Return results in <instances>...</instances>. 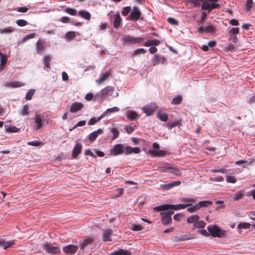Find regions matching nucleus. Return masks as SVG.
I'll list each match as a JSON object with an SVG mask.
<instances>
[{"label": "nucleus", "mask_w": 255, "mask_h": 255, "mask_svg": "<svg viewBox=\"0 0 255 255\" xmlns=\"http://www.w3.org/2000/svg\"><path fill=\"white\" fill-rule=\"evenodd\" d=\"M192 204L191 203L187 204H181L178 205H172V204H163L159 206L155 207L154 208V210L156 212L169 210L170 209L174 210H179L180 209H184L187 207L192 206Z\"/></svg>", "instance_id": "1"}, {"label": "nucleus", "mask_w": 255, "mask_h": 255, "mask_svg": "<svg viewBox=\"0 0 255 255\" xmlns=\"http://www.w3.org/2000/svg\"><path fill=\"white\" fill-rule=\"evenodd\" d=\"M124 43L128 44H135L141 43L144 38L142 37H135L129 35H125L123 38Z\"/></svg>", "instance_id": "2"}, {"label": "nucleus", "mask_w": 255, "mask_h": 255, "mask_svg": "<svg viewBox=\"0 0 255 255\" xmlns=\"http://www.w3.org/2000/svg\"><path fill=\"white\" fill-rule=\"evenodd\" d=\"M173 213L174 212L171 210L160 213V215L162 216L161 221L163 225H166L171 222V215L173 214Z\"/></svg>", "instance_id": "3"}, {"label": "nucleus", "mask_w": 255, "mask_h": 255, "mask_svg": "<svg viewBox=\"0 0 255 255\" xmlns=\"http://www.w3.org/2000/svg\"><path fill=\"white\" fill-rule=\"evenodd\" d=\"M43 249L45 251L51 254H59L60 249L58 247H54L51 244L46 243L43 245Z\"/></svg>", "instance_id": "4"}, {"label": "nucleus", "mask_w": 255, "mask_h": 255, "mask_svg": "<svg viewBox=\"0 0 255 255\" xmlns=\"http://www.w3.org/2000/svg\"><path fill=\"white\" fill-rule=\"evenodd\" d=\"M124 152V145L122 144H117L110 150L109 155L116 156Z\"/></svg>", "instance_id": "5"}, {"label": "nucleus", "mask_w": 255, "mask_h": 255, "mask_svg": "<svg viewBox=\"0 0 255 255\" xmlns=\"http://www.w3.org/2000/svg\"><path fill=\"white\" fill-rule=\"evenodd\" d=\"M157 106L155 103H150L142 108L143 112L147 116L151 115L157 109Z\"/></svg>", "instance_id": "6"}, {"label": "nucleus", "mask_w": 255, "mask_h": 255, "mask_svg": "<svg viewBox=\"0 0 255 255\" xmlns=\"http://www.w3.org/2000/svg\"><path fill=\"white\" fill-rule=\"evenodd\" d=\"M215 28L212 25H209L206 26H201L197 28L198 32L200 34L203 33H213Z\"/></svg>", "instance_id": "7"}, {"label": "nucleus", "mask_w": 255, "mask_h": 255, "mask_svg": "<svg viewBox=\"0 0 255 255\" xmlns=\"http://www.w3.org/2000/svg\"><path fill=\"white\" fill-rule=\"evenodd\" d=\"M209 234L214 237H220L221 230L216 225L209 226L207 228Z\"/></svg>", "instance_id": "8"}, {"label": "nucleus", "mask_w": 255, "mask_h": 255, "mask_svg": "<svg viewBox=\"0 0 255 255\" xmlns=\"http://www.w3.org/2000/svg\"><path fill=\"white\" fill-rule=\"evenodd\" d=\"M141 11L139 8L136 6H133L132 11L130 13L129 18L130 20L137 21L141 15Z\"/></svg>", "instance_id": "9"}, {"label": "nucleus", "mask_w": 255, "mask_h": 255, "mask_svg": "<svg viewBox=\"0 0 255 255\" xmlns=\"http://www.w3.org/2000/svg\"><path fill=\"white\" fill-rule=\"evenodd\" d=\"M115 91V88L113 86H108L106 87L105 88L102 89L99 94L101 97H103L104 96H111L113 94Z\"/></svg>", "instance_id": "10"}, {"label": "nucleus", "mask_w": 255, "mask_h": 255, "mask_svg": "<svg viewBox=\"0 0 255 255\" xmlns=\"http://www.w3.org/2000/svg\"><path fill=\"white\" fill-rule=\"evenodd\" d=\"M78 247L74 245H69L63 248V252L66 254H74L78 250Z\"/></svg>", "instance_id": "11"}, {"label": "nucleus", "mask_w": 255, "mask_h": 255, "mask_svg": "<svg viewBox=\"0 0 255 255\" xmlns=\"http://www.w3.org/2000/svg\"><path fill=\"white\" fill-rule=\"evenodd\" d=\"M94 240L92 238H89L83 240H81L79 243V247L81 250H84L88 246L92 245Z\"/></svg>", "instance_id": "12"}, {"label": "nucleus", "mask_w": 255, "mask_h": 255, "mask_svg": "<svg viewBox=\"0 0 255 255\" xmlns=\"http://www.w3.org/2000/svg\"><path fill=\"white\" fill-rule=\"evenodd\" d=\"M181 184L180 181H174L168 184H162L160 186L162 190H168L173 187L177 186H179Z\"/></svg>", "instance_id": "13"}, {"label": "nucleus", "mask_w": 255, "mask_h": 255, "mask_svg": "<svg viewBox=\"0 0 255 255\" xmlns=\"http://www.w3.org/2000/svg\"><path fill=\"white\" fill-rule=\"evenodd\" d=\"M83 104L79 102H75L73 103L70 108L71 113H76L80 111L83 108Z\"/></svg>", "instance_id": "14"}, {"label": "nucleus", "mask_w": 255, "mask_h": 255, "mask_svg": "<svg viewBox=\"0 0 255 255\" xmlns=\"http://www.w3.org/2000/svg\"><path fill=\"white\" fill-rule=\"evenodd\" d=\"M103 132L102 128H99L98 130L94 131L89 135L88 138L91 142H94L97 137Z\"/></svg>", "instance_id": "15"}, {"label": "nucleus", "mask_w": 255, "mask_h": 255, "mask_svg": "<svg viewBox=\"0 0 255 255\" xmlns=\"http://www.w3.org/2000/svg\"><path fill=\"white\" fill-rule=\"evenodd\" d=\"M113 231L112 229H107L104 231L103 234V241L104 242L112 241L111 235Z\"/></svg>", "instance_id": "16"}, {"label": "nucleus", "mask_w": 255, "mask_h": 255, "mask_svg": "<svg viewBox=\"0 0 255 255\" xmlns=\"http://www.w3.org/2000/svg\"><path fill=\"white\" fill-rule=\"evenodd\" d=\"M111 75V73L107 72L101 75L100 78L96 80L97 83L99 85L102 84L104 81L107 80V79Z\"/></svg>", "instance_id": "17"}, {"label": "nucleus", "mask_w": 255, "mask_h": 255, "mask_svg": "<svg viewBox=\"0 0 255 255\" xmlns=\"http://www.w3.org/2000/svg\"><path fill=\"white\" fill-rule=\"evenodd\" d=\"M82 145L79 143H77L72 151V156L74 158H76L78 155L81 151Z\"/></svg>", "instance_id": "18"}, {"label": "nucleus", "mask_w": 255, "mask_h": 255, "mask_svg": "<svg viewBox=\"0 0 255 255\" xmlns=\"http://www.w3.org/2000/svg\"><path fill=\"white\" fill-rule=\"evenodd\" d=\"M34 123L36 125L34 126V128L36 129L41 128L43 126L42 120L38 115H36L34 117Z\"/></svg>", "instance_id": "19"}, {"label": "nucleus", "mask_w": 255, "mask_h": 255, "mask_svg": "<svg viewBox=\"0 0 255 255\" xmlns=\"http://www.w3.org/2000/svg\"><path fill=\"white\" fill-rule=\"evenodd\" d=\"M140 152V149L139 147H132L130 146H126L125 147V154L128 155L132 153H138Z\"/></svg>", "instance_id": "20"}, {"label": "nucleus", "mask_w": 255, "mask_h": 255, "mask_svg": "<svg viewBox=\"0 0 255 255\" xmlns=\"http://www.w3.org/2000/svg\"><path fill=\"white\" fill-rule=\"evenodd\" d=\"M46 46L44 42L41 40H37L36 43V49L37 53H40L42 52Z\"/></svg>", "instance_id": "21"}, {"label": "nucleus", "mask_w": 255, "mask_h": 255, "mask_svg": "<svg viewBox=\"0 0 255 255\" xmlns=\"http://www.w3.org/2000/svg\"><path fill=\"white\" fill-rule=\"evenodd\" d=\"M156 118L162 122H166L168 119L167 114L164 113L161 110H158L156 115Z\"/></svg>", "instance_id": "22"}, {"label": "nucleus", "mask_w": 255, "mask_h": 255, "mask_svg": "<svg viewBox=\"0 0 255 255\" xmlns=\"http://www.w3.org/2000/svg\"><path fill=\"white\" fill-rule=\"evenodd\" d=\"M78 15L79 16L88 20H90L91 17V15L89 12L83 10L79 11Z\"/></svg>", "instance_id": "23"}, {"label": "nucleus", "mask_w": 255, "mask_h": 255, "mask_svg": "<svg viewBox=\"0 0 255 255\" xmlns=\"http://www.w3.org/2000/svg\"><path fill=\"white\" fill-rule=\"evenodd\" d=\"M122 19L119 13H117L115 16L113 25L115 28H118L121 25Z\"/></svg>", "instance_id": "24"}, {"label": "nucleus", "mask_w": 255, "mask_h": 255, "mask_svg": "<svg viewBox=\"0 0 255 255\" xmlns=\"http://www.w3.org/2000/svg\"><path fill=\"white\" fill-rule=\"evenodd\" d=\"M164 61V58L161 57L158 54L154 55L153 59H152V63L153 65H157L160 62H163Z\"/></svg>", "instance_id": "25"}, {"label": "nucleus", "mask_w": 255, "mask_h": 255, "mask_svg": "<svg viewBox=\"0 0 255 255\" xmlns=\"http://www.w3.org/2000/svg\"><path fill=\"white\" fill-rule=\"evenodd\" d=\"M127 118L131 121L136 119L138 117V115L135 111H128L127 112Z\"/></svg>", "instance_id": "26"}, {"label": "nucleus", "mask_w": 255, "mask_h": 255, "mask_svg": "<svg viewBox=\"0 0 255 255\" xmlns=\"http://www.w3.org/2000/svg\"><path fill=\"white\" fill-rule=\"evenodd\" d=\"M6 85L11 88H18L23 86L24 84L19 81H14L8 83Z\"/></svg>", "instance_id": "27"}, {"label": "nucleus", "mask_w": 255, "mask_h": 255, "mask_svg": "<svg viewBox=\"0 0 255 255\" xmlns=\"http://www.w3.org/2000/svg\"><path fill=\"white\" fill-rule=\"evenodd\" d=\"M112 255H131L130 252L127 250L119 249L112 254Z\"/></svg>", "instance_id": "28"}, {"label": "nucleus", "mask_w": 255, "mask_h": 255, "mask_svg": "<svg viewBox=\"0 0 255 255\" xmlns=\"http://www.w3.org/2000/svg\"><path fill=\"white\" fill-rule=\"evenodd\" d=\"M160 43V42L157 39H153L148 40L144 44V46H157Z\"/></svg>", "instance_id": "29"}, {"label": "nucleus", "mask_w": 255, "mask_h": 255, "mask_svg": "<svg viewBox=\"0 0 255 255\" xmlns=\"http://www.w3.org/2000/svg\"><path fill=\"white\" fill-rule=\"evenodd\" d=\"M14 31V28L13 27L9 26L4 28L0 29V33L2 34H5L7 33H10Z\"/></svg>", "instance_id": "30"}, {"label": "nucleus", "mask_w": 255, "mask_h": 255, "mask_svg": "<svg viewBox=\"0 0 255 255\" xmlns=\"http://www.w3.org/2000/svg\"><path fill=\"white\" fill-rule=\"evenodd\" d=\"M199 219V216L197 215H192L188 217L187 219V222L189 224L196 223Z\"/></svg>", "instance_id": "31"}, {"label": "nucleus", "mask_w": 255, "mask_h": 255, "mask_svg": "<svg viewBox=\"0 0 255 255\" xmlns=\"http://www.w3.org/2000/svg\"><path fill=\"white\" fill-rule=\"evenodd\" d=\"M104 118V115H101L98 118H91L88 122V125H94L99 121H100L102 119Z\"/></svg>", "instance_id": "32"}, {"label": "nucleus", "mask_w": 255, "mask_h": 255, "mask_svg": "<svg viewBox=\"0 0 255 255\" xmlns=\"http://www.w3.org/2000/svg\"><path fill=\"white\" fill-rule=\"evenodd\" d=\"M212 204V202L210 201H203L197 203L199 209L202 207H207Z\"/></svg>", "instance_id": "33"}, {"label": "nucleus", "mask_w": 255, "mask_h": 255, "mask_svg": "<svg viewBox=\"0 0 255 255\" xmlns=\"http://www.w3.org/2000/svg\"><path fill=\"white\" fill-rule=\"evenodd\" d=\"M52 60V57L50 56H45L43 58V63L46 67L50 68V63Z\"/></svg>", "instance_id": "34"}, {"label": "nucleus", "mask_w": 255, "mask_h": 255, "mask_svg": "<svg viewBox=\"0 0 255 255\" xmlns=\"http://www.w3.org/2000/svg\"><path fill=\"white\" fill-rule=\"evenodd\" d=\"M146 53V50L143 48H139L133 52L132 57H133L139 54H144Z\"/></svg>", "instance_id": "35"}, {"label": "nucleus", "mask_w": 255, "mask_h": 255, "mask_svg": "<svg viewBox=\"0 0 255 255\" xmlns=\"http://www.w3.org/2000/svg\"><path fill=\"white\" fill-rule=\"evenodd\" d=\"M169 173H171L176 176H180L181 175V173L179 169L175 167H173L171 166L170 168V170Z\"/></svg>", "instance_id": "36"}, {"label": "nucleus", "mask_w": 255, "mask_h": 255, "mask_svg": "<svg viewBox=\"0 0 255 255\" xmlns=\"http://www.w3.org/2000/svg\"><path fill=\"white\" fill-rule=\"evenodd\" d=\"M182 101V97L181 96H177V97L174 98L172 101L171 104L173 105H178L181 103Z\"/></svg>", "instance_id": "37"}, {"label": "nucleus", "mask_w": 255, "mask_h": 255, "mask_svg": "<svg viewBox=\"0 0 255 255\" xmlns=\"http://www.w3.org/2000/svg\"><path fill=\"white\" fill-rule=\"evenodd\" d=\"M120 109L117 107H114L112 108L108 109L102 115H104V117L108 113H114L118 112Z\"/></svg>", "instance_id": "38"}, {"label": "nucleus", "mask_w": 255, "mask_h": 255, "mask_svg": "<svg viewBox=\"0 0 255 255\" xmlns=\"http://www.w3.org/2000/svg\"><path fill=\"white\" fill-rule=\"evenodd\" d=\"M64 11L66 12L67 13H68L69 14L71 15H76L77 13V11L75 9L68 7L64 9Z\"/></svg>", "instance_id": "39"}, {"label": "nucleus", "mask_w": 255, "mask_h": 255, "mask_svg": "<svg viewBox=\"0 0 255 255\" xmlns=\"http://www.w3.org/2000/svg\"><path fill=\"white\" fill-rule=\"evenodd\" d=\"M171 167V165L169 164H167L165 165L164 166H163L160 168V171L162 172H168L169 173V171L170 170V168Z\"/></svg>", "instance_id": "40"}, {"label": "nucleus", "mask_w": 255, "mask_h": 255, "mask_svg": "<svg viewBox=\"0 0 255 255\" xmlns=\"http://www.w3.org/2000/svg\"><path fill=\"white\" fill-rule=\"evenodd\" d=\"M206 223L203 221H197L194 224V227L196 228H203L205 227Z\"/></svg>", "instance_id": "41"}, {"label": "nucleus", "mask_w": 255, "mask_h": 255, "mask_svg": "<svg viewBox=\"0 0 255 255\" xmlns=\"http://www.w3.org/2000/svg\"><path fill=\"white\" fill-rule=\"evenodd\" d=\"M29 108L27 105L23 106V109L21 110L20 114L23 116H25L29 114Z\"/></svg>", "instance_id": "42"}, {"label": "nucleus", "mask_w": 255, "mask_h": 255, "mask_svg": "<svg viewBox=\"0 0 255 255\" xmlns=\"http://www.w3.org/2000/svg\"><path fill=\"white\" fill-rule=\"evenodd\" d=\"M76 37V33L74 31H69L65 35V37L69 40L74 39Z\"/></svg>", "instance_id": "43"}, {"label": "nucleus", "mask_w": 255, "mask_h": 255, "mask_svg": "<svg viewBox=\"0 0 255 255\" xmlns=\"http://www.w3.org/2000/svg\"><path fill=\"white\" fill-rule=\"evenodd\" d=\"M250 224L244 222L240 223V224H239L238 225V228L241 229H246L249 228L250 227Z\"/></svg>", "instance_id": "44"}, {"label": "nucleus", "mask_w": 255, "mask_h": 255, "mask_svg": "<svg viewBox=\"0 0 255 255\" xmlns=\"http://www.w3.org/2000/svg\"><path fill=\"white\" fill-rule=\"evenodd\" d=\"M35 92L34 90H29L25 96V99L27 100H30L32 98V97L34 95Z\"/></svg>", "instance_id": "45"}, {"label": "nucleus", "mask_w": 255, "mask_h": 255, "mask_svg": "<svg viewBox=\"0 0 255 255\" xmlns=\"http://www.w3.org/2000/svg\"><path fill=\"white\" fill-rule=\"evenodd\" d=\"M111 131L113 134V136L112 138L113 140H115V139L118 138V137L119 135V132L117 129H116V128H113L111 129Z\"/></svg>", "instance_id": "46"}, {"label": "nucleus", "mask_w": 255, "mask_h": 255, "mask_svg": "<svg viewBox=\"0 0 255 255\" xmlns=\"http://www.w3.org/2000/svg\"><path fill=\"white\" fill-rule=\"evenodd\" d=\"M16 23L19 26H24L28 24L27 21L24 19H18Z\"/></svg>", "instance_id": "47"}, {"label": "nucleus", "mask_w": 255, "mask_h": 255, "mask_svg": "<svg viewBox=\"0 0 255 255\" xmlns=\"http://www.w3.org/2000/svg\"><path fill=\"white\" fill-rule=\"evenodd\" d=\"M239 33V27H233L229 31V35H236Z\"/></svg>", "instance_id": "48"}, {"label": "nucleus", "mask_w": 255, "mask_h": 255, "mask_svg": "<svg viewBox=\"0 0 255 255\" xmlns=\"http://www.w3.org/2000/svg\"><path fill=\"white\" fill-rule=\"evenodd\" d=\"M201 8L203 10H209V11H210V3L207 1H203Z\"/></svg>", "instance_id": "49"}, {"label": "nucleus", "mask_w": 255, "mask_h": 255, "mask_svg": "<svg viewBox=\"0 0 255 255\" xmlns=\"http://www.w3.org/2000/svg\"><path fill=\"white\" fill-rule=\"evenodd\" d=\"M226 181L228 183H235L237 181V179L233 176H227Z\"/></svg>", "instance_id": "50"}, {"label": "nucleus", "mask_w": 255, "mask_h": 255, "mask_svg": "<svg viewBox=\"0 0 255 255\" xmlns=\"http://www.w3.org/2000/svg\"><path fill=\"white\" fill-rule=\"evenodd\" d=\"M130 11L131 8L130 6H126L122 11V14L125 16H127Z\"/></svg>", "instance_id": "51"}, {"label": "nucleus", "mask_w": 255, "mask_h": 255, "mask_svg": "<svg viewBox=\"0 0 255 255\" xmlns=\"http://www.w3.org/2000/svg\"><path fill=\"white\" fill-rule=\"evenodd\" d=\"M57 21H61L63 23H70L71 22V18L68 16H63Z\"/></svg>", "instance_id": "52"}, {"label": "nucleus", "mask_w": 255, "mask_h": 255, "mask_svg": "<svg viewBox=\"0 0 255 255\" xmlns=\"http://www.w3.org/2000/svg\"><path fill=\"white\" fill-rule=\"evenodd\" d=\"M35 34L34 33L27 35L23 38V39L22 40V42L23 43H24L28 39L33 38L35 37Z\"/></svg>", "instance_id": "53"}, {"label": "nucleus", "mask_w": 255, "mask_h": 255, "mask_svg": "<svg viewBox=\"0 0 255 255\" xmlns=\"http://www.w3.org/2000/svg\"><path fill=\"white\" fill-rule=\"evenodd\" d=\"M130 229L134 231H140L143 229V227L139 225H132Z\"/></svg>", "instance_id": "54"}, {"label": "nucleus", "mask_w": 255, "mask_h": 255, "mask_svg": "<svg viewBox=\"0 0 255 255\" xmlns=\"http://www.w3.org/2000/svg\"><path fill=\"white\" fill-rule=\"evenodd\" d=\"M86 121H85V120L81 121L79 122L77 124H76L74 126V127L70 129V131L72 130L73 129H74V128H76L78 127H81V126H85L86 124Z\"/></svg>", "instance_id": "55"}, {"label": "nucleus", "mask_w": 255, "mask_h": 255, "mask_svg": "<svg viewBox=\"0 0 255 255\" xmlns=\"http://www.w3.org/2000/svg\"><path fill=\"white\" fill-rule=\"evenodd\" d=\"M199 209V207L197 204L195 205L192 206L191 207L188 208L187 209V211L190 213L194 212Z\"/></svg>", "instance_id": "56"}, {"label": "nucleus", "mask_w": 255, "mask_h": 255, "mask_svg": "<svg viewBox=\"0 0 255 255\" xmlns=\"http://www.w3.org/2000/svg\"><path fill=\"white\" fill-rule=\"evenodd\" d=\"M243 196H244V195L241 192H238L235 194L233 199L235 200H240V199L243 198Z\"/></svg>", "instance_id": "57"}, {"label": "nucleus", "mask_w": 255, "mask_h": 255, "mask_svg": "<svg viewBox=\"0 0 255 255\" xmlns=\"http://www.w3.org/2000/svg\"><path fill=\"white\" fill-rule=\"evenodd\" d=\"M253 1V0H247L246 2V10L247 11H250L252 6Z\"/></svg>", "instance_id": "58"}, {"label": "nucleus", "mask_w": 255, "mask_h": 255, "mask_svg": "<svg viewBox=\"0 0 255 255\" xmlns=\"http://www.w3.org/2000/svg\"><path fill=\"white\" fill-rule=\"evenodd\" d=\"M167 21L171 25H177L178 24V21L175 18L172 17L168 18Z\"/></svg>", "instance_id": "59"}, {"label": "nucleus", "mask_w": 255, "mask_h": 255, "mask_svg": "<svg viewBox=\"0 0 255 255\" xmlns=\"http://www.w3.org/2000/svg\"><path fill=\"white\" fill-rule=\"evenodd\" d=\"M0 64L1 66H3L5 64L7 61V57L6 56H4L3 54H1L0 56Z\"/></svg>", "instance_id": "60"}, {"label": "nucleus", "mask_w": 255, "mask_h": 255, "mask_svg": "<svg viewBox=\"0 0 255 255\" xmlns=\"http://www.w3.org/2000/svg\"><path fill=\"white\" fill-rule=\"evenodd\" d=\"M27 144L29 145H31V146H38L41 145V142L35 140V141L28 142L27 143Z\"/></svg>", "instance_id": "61"}, {"label": "nucleus", "mask_w": 255, "mask_h": 255, "mask_svg": "<svg viewBox=\"0 0 255 255\" xmlns=\"http://www.w3.org/2000/svg\"><path fill=\"white\" fill-rule=\"evenodd\" d=\"M14 244V242L13 241H8V242H5V244H4V245L3 246V249H6L8 248H10L11 247L12 245H13Z\"/></svg>", "instance_id": "62"}, {"label": "nucleus", "mask_w": 255, "mask_h": 255, "mask_svg": "<svg viewBox=\"0 0 255 255\" xmlns=\"http://www.w3.org/2000/svg\"><path fill=\"white\" fill-rule=\"evenodd\" d=\"M179 124V121H177V122H173L171 124H167L166 126L169 128V129H172V128H174L175 127L177 126V125H178Z\"/></svg>", "instance_id": "63"}, {"label": "nucleus", "mask_w": 255, "mask_h": 255, "mask_svg": "<svg viewBox=\"0 0 255 255\" xmlns=\"http://www.w3.org/2000/svg\"><path fill=\"white\" fill-rule=\"evenodd\" d=\"M28 8L25 6L19 7L16 8V10L20 12H26L28 11Z\"/></svg>", "instance_id": "64"}]
</instances>
